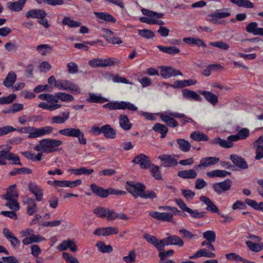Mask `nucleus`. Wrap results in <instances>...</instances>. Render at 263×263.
<instances>
[{"label": "nucleus", "mask_w": 263, "mask_h": 263, "mask_svg": "<svg viewBox=\"0 0 263 263\" xmlns=\"http://www.w3.org/2000/svg\"><path fill=\"white\" fill-rule=\"evenodd\" d=\"M63 143L62 141L56 139L47 138L40 141L36 144L34 150L45 154H50L54 152H60L62 148H57Z\"/></svg>", "instance_id": "nucleus-1"}, {"label": "nucleus", "mask_w": 263, "mask_h": 263, "mask_svg": "<svg viewBox=\"0 0 263 263\" xmlns=\"http://www.w3.org/2000/svg\"><path fill=\"white\" fill-rule=\"evenodd\" d=\"M125 187L135 198L141 197V195L146 190V186L143 184L128 181L126 182Z\"/></svg>", "instance_id": "nucleus-2"}, {"label": "nucleus", "mask_w": 263, "mask_h": 263, "mask_svg": "<svg viewBox=\"0 0 263 263\" xmlns=\"http://www.w3.org/2000/svg\"><path fill=\"white\" fill-rule=\"evenodd\" d=\"M59 133L63 136L78 138L80 144H86V139L84 134L78 128H67L59 130Z\"/></svg>", "instance_id": "nucleus-3"}, {"label": "nucleus", "mask_w": 263, "mask_h": 263, "mask_svg": "<svg viewBox=\"0 0 263 263\" xmlns=\"http://www.w3.org/2000/svg\"><path fill=\"white\" fill-rule=\"evenodd\" d=\"M103 107L110 110L116 109H128L129 110L136 111L137 110V107L133 104L129 102L118 101L107 103L103 105Z\"/></svg>", "instance_id": "nucleus-4"}, {"label": "nucleus", "mask_w": 263, "mask_h": 263, "mask_svg": "<svg viewBox=\"0 0 263 263\" xmlns=\"http://www.w3.org/2000/svg\"><path fill=\"white\" fill-rule=\"evenodd\" d=\"M93 213L99 217H106L108 220L115 219V211L106 208L97 207L93 210Z\"/></svg>", "instance_id": "nucleus-5"}, {"label": "nucleus", "mask_w": 263, "mask_h": 263, "mask_svg": "<svg viewBox=\"0 0 263 263\" xmlns=\"http://www.w3.org/2000/svg\"><path fill=\"white\" fill-rule=\"evenodd\" d=\"M23 203L27 205V213L29 215H32L37 211V205L35 200L27 196L22 197Z\"/></svg>", "instance_id": "nucleus-6"}, {"label": "nucleus", "mask_w": 263, "mask_h": 263, "mask_svg": "<svg viewBox=\"0 0 263 263\" xmlns=\"http://www.w3.org/2000/svg\"><path fill=\"white\" fill-rule=\"evenodd\" d=\"M132 162L139 164L141 168L147 169L152 165L149 157L143 154H141L134 158Z\"/></svg>", "instance_id": "nucleus-7"}, {"label": "nucleus", "mask_w": 263, "mask_h": 263, "mask_svg": "<svg viewBox=\"0 0 263 263\" xmlns=\"http://www.w3.org/2000/svg\"><path fill=\"white\" fill-rule=\"evenodd\" d=\"M203 237L206 240L202 242L201 246L203 247L205 245H209V248L212 251H215V248L212 243L215 241V233L213 231H206L203 233Z\"/></svg>", "instance_id": "nucleus-8"}, {"label": "nucleus", "mask_w": 263, "mask_h": 263, "mask_svg": "<svg viewBox=\"0 0 263 263\" xmlns=\"http://www.w3.org/2000/svg\"><path fill=\"white\" fill-rule=\"evenodd\" d=\"M232 185V181L230 179H227L224 181L215 183L213 185V188L217 194H220L229 190Z\"/></svg>", "instance_id": "nucleus-9"}, {"label": "nucleus", "mask_w": 263, "mask_h": 263, "mask_svg": "<svg viewBox=\"0 0 263 263\" xmlns=\"http://www.w3.org/2000/svg\"><path fill=\"white\" fill-rule=\"evenodd\" d=\"M118 233L119 230L117 228L108 227L97 229L94 231L93 234L96 235L105 236L112 234H116Z\"/></svg>", "instance_id": "nucleus-10"}, {"label": "nucleus", "mask_w": 263, "mask_h": 263, "mask_svg": "<svg viewBox=\"0 0 263 263\" xmlns=\"http://www.w3.org/2000/svg\"><path fill=\"white\" fill-rule=\"evenodd\" d=\"M28 188L29 191L34 195L37 201H41L43 200V191L36 183L30 182Z\"/></svg>", "instance_id": "nucleus-11"}, {"label": "nucleus", "mask_w": 263, "mask_h": 263, "mask_svg": "<svg viewBox=\"0 0 263 263\" xmlns=\"http://www.w3.org/2000/svg\"><path fill=\"white\" fill-rule=\"evenodd\" d=\"M160 74L163 78H169L172 76L179 75L182 76V73L180 70L174 69L169 66L162 67L160 71Z\"/></svg>", "instance_id": "nucleus-12"}, {"label": "nucleus", "mask_w": 263, "mask_h": 263, "mask_svg": "<svg viewBox=\"0 0 263 263\" xmlns=\"http://www.w3.org/2000/svg\"><path fill=\"white\" fill-rule=\"evenodd\" d=\"M219 161V159L214 157H208L202 158L199 164L195 165L194 168L198 170L201 167H206L209 166L214 165Z\"/></svg>", "instance_id": "nucleus-13"}, {"label": "nucleus", "mask_w": 263, "mask_h": 263, "mask_svg": "<svg viewBox=\"0 0 263 263\" xmlns=\"http://www.w3.org/2000/svg\"><path fill=\"white\" fill-rule=\"evenodd\" d=\"M158 158L162 162L161 165L164 167H171L177 164V160L171 155H162L158 156Z\"/></svg>", "instance_id": "nucleus-14"}, {"label": "nucleus", "mask_w": 263, "mask_h": 263, "mask_svg": "<svg viewBox=\"0 0 263 263\" xmlns=\"http://www.w3.org/2000/svg\"><path fill=\"white\" fill-rule=\"evenodd\" d=\"M70 117V111L66 110L61 113V115H57L52 117L51 119V124H64Z\"/></svg>", "instance_id": "nucleus-15"}, {"label": "nucleus", "mask_w": 263, "mask_h": 263, "mask_svg": "<svg viewBox=\"0 0 263 263\" xmlns=\"http://www.w3.org/2000/svg\"><path fill=\"white\" fill-rule=\"evenodd\" d=\"M3 234L4 236L10 242L11 245L14 248H17L19 247L20 241L13 234L10 230L7 228L3 229Z\"/></svg>", "instance_id": "nucleus-16"}, {"label": "nucleus", "mask_w": 263, "mask_h": 263, "mask_svg": "<svg viewBox=\"0 0 263 263\" xmlns=\"http://www.w3.org/2000/svg\"><path fill=\"white\" fill-rule=\"evenodd\" d=\"M230 159L233 163L240 169H246L248 167V164L242 157L236 154H232Z\"/></svg>", "instance_id": "nucleus-17"}, {"label": "nucleus", "mask_w": 263, "mask_h": 263, "mask_svg": "<svg viewBox=\"0 0 263 263\" xmlns=\"http://www.w3.org/2000/svg\"><path fill=\"white\" fill-rule=\"evenodd\" d=\"M57 249L61 251L66 250L68 249H69L73 252L77 251V247L74 242L71 240L63 241L57 247Z\"/></svg>", "instance_id": "nucleus-18"}, {"label": "nucleus", "mask_w": 263, "mask_h": 263, "mask_svg": "<svg viewBox=\"0 0 263 263\" xmlns=\"http://www.w3.org/2000/svg\"><path fill=\"white\" fill-rule=\"evenodd\" d=\"M200 200L203 202L206 205V210L211 213H216L220 215V213H218L219 209L218 207L210 200V199L206 196H201L200 197Z\"/></svg>", "instance_id": "nucleus-19"}, {"label": "nucleus", "mask_w": 263, "mask_h": 263, "mask_svg": "<svg viewBox=\"0 0 263 263\" xmlns=\"http://www.w3.org/2000/svg\"><path fill=\"white\" fill-rule=\"evenodd\" d=\"M163 242H165V246L176 245L182 247L184 244L182 239L177 235L170 236L164 238Z\"/></svg>", "instance_id": "nucleus-20"}, {"label": "nucleus", "mask_w": 263, "mask_h": 263, "mask_svg": "<svg viewBox=\"0 0 263 263\" xmlns=\"http://www.w3.org/2000/svg\"><path fill=\"white\" fill-rule=\"evenodd\" d=\"M53 127L49 126L42 127L38 128L34 127L33 138L49 135L53 131Z\"/></svg>", "instance_id": "nucleus-21"}, {"label": "nucleus", "mask_w": 263, "mask_h": 263, "mask_svg": "<svg viewBox=\"0 0 263 263\" xmlns=\"http://www.w3.org/2000/svg\"><path fill=\"white\" fill-rule=\"evenodd\" d=\"M258 24L256 22H251L246 27L247 32L252 33L254 35H263V28H258Z\"/></svg>", "instance_id": "nucleus-22"}, {"label": "nucleus", "mask_w": 263, "mask_h": 263, "mask_svg": "<svg viewBox=\"0 0 263 263\" xmlns=\"http://www.w3.org/2000/svg\"><path fill=\"white\" fill-rule=\"evenodd\" d=\"M90 187L91 191L96 196L102 198L107 197V189H104L95 184H91Z\"/></svg>", "instance_id": "nucleus-23"}, {"label": "nucleus", "mask_w": 263, "mask_h": 263, "mask_svg": "<svg viewBox=\"0 0 263 263\" xmlns=\"http://www.w3.org/2000/svg\"><path fill=\"white\" fill-rule=\"evenodd\" d=\"M46 16L47 13L42 9H32L26 13V17L27 18H40Z\"/></svg>", "instance_id": "nucleus-24"}, {"label": "nucleus", "mask_w": 263, "mask_h": 263, "mask_svg": "<svg viewBox=\"0 0 263 263\" xmlns=\"http://www.w3.org/2000/svg\"><path fill=\"white\" fill-rule=\"evenodd\" d=\"M199 92L203 95L206 101L213 105H215L218 101V96L208 91H199Z\"/></svg>", "instance_id": "nucleus-25"}, {"label": "nucleus", "mask_w": 263, "mask_h": 263, "mask_svg": "<svg viewBox=\"0 0 263 263\" xmlns=\"http://www.w3.org/2000/svg\"><path fill=\"white\" fill-rule=\"evenodd\" d=\"M183 97L188 100H193L195 101H201L202 98L195 91L190 90L187 89H184L182 90Z\"/></svg>", "instance_id": "nucleus-26"}, {"label": "nucleus", "mask_w": 263, "mask_h": 263, "mask_svg": "<svg viewBox=\"0 0 263 263\" xmlns=\"http://www.w3.org/2000/svg\"><path fill=\"white\" fill-rule=\"evenodd\" d=\"M16 187L15 184L10 185L7 189L6 193L3 196V199H10L17 198L18 194L16 190Z\"/></svg>", "instance_id": "nucleus-27"}, {"label": "nucleus", "mask_w": 263, "mask_h": 263, "mask_svg": "<svg viewBox=\"0 0 263 263\" xmlns=\"http://www.w3.org/2000/svg\"><path fill=\"white\" fill-rule=\"evenodd\" d=\"M102 133L104 136L109 139H114L116 136L115 129L109 124H106L101 127Z\"/></svg>", "instance_id": "nucleus-28"}, {"label": "nucleus", "mask_w": 263, "mask_h": 263, "mask_svg": "<svg viewBox=\"0 0 263 263\" xmlns=\"http://www.w3.org/2000/svg\"><path fill=\"white\" fill-rule=\"evenodd\" d=\"M196 83L197 81L195 80L176 81L171 86L174 88H181L187 86L193 85L196 84Z\"/></svg>", "instance_id": "nucleus-29"}, {"label": "nucleus", "mask_w": 263, "mask_h": 263, "mask_svg": "<svg viewBox=\"0 0 263 263\" xmlns=\"http://www.w3.org/2000/svg\"><path fill=\"white\" fill-rule=\"evenodd\" d=\"M210 143L211 144H219L221 147L224 148H230L234 145L233 143L231 141H229L228 139H222L219 137L216 138L213 140H211Z\"/></svg>", "instance_id": "nucleus-30"}, {"label": "nucleus", "mask_w": 263, "mask_h": 263, "mask_svg": "<svg viewBox=\"0 0 263 263\" xmlns=\"http://www.w3.org/2000/svg\"><path fill=\"white\" fill-rule=\"evenodd\" d=\"M119 124L121 127L124 130H129L132 124L130 123L127 116L124 115H121L119 117Z\"/></svg>", "instance_id": "nucleus-31"}, {"label": "nucleus", "mask_w": 263, "mask_h": 263, "mask_svg": "<svg viewBox=\"0 0 263 263\" xmlns=\"http://www.w3.org/2000/svg\"><path fill=\"white\" fill-rule=\"evenodd\" d=\"M26 1V0H18L15 2H8L7 7L12 11H19L23 9Z\"/></svg>", "instance_id": "nucleus-32"}, {"label": "nucleus", "mask_w": 263, "mask_h": 263, "mask_svg": "<svg viewBox=\"0 0 263 263\" xmlns=\"http://www.w3.org/2000/svg\"><path fill=\"white\" fill-rule=\"evenodd\" d=\"M160 117L162 121L170 127H175L178 125V122L173 118L171 117L170 115L169 116H167L164 115L162 114H160Z\"/></svg>", "instance_id": "nucleus-33"}, {"label": "nucleus", "mask_w": 263, "mask_h": 263, "mask_svg": "<svg viewBox=\"0 0 263 263\" xmlns=\"http://www.w3.org/2000/svg\"><path fill=\"white\" fill-rule=\"evenodd\" d=\"M178 176L184 179H194L197 176V173L193 170H187L179 171L178 172Z\"/></svg>", "instance_id": "nucleus-34"}, {"label": "nucleus", "mask_w": 263, "mask_h": 263, "mask_svg": "<svg viewBox=\"0 0 263 263\" xmlns=\"http://www.w3.org/2000/svg\"><path fill=\"white\" fill-rule=\"evenodd\" d=\"M86 100L90 103H103L107 101V100L100 95H97L94 93H89V97L86 98Z\"/></svg>", "instance_id": "nucleus-35"}, {"label": "nucleus", "mask_w": 263, "mask_h": 263, "mask_svg": "<svg viewBox=\"0 0 263 263\" xmlns=\"http://www.w3.org/2000/svg\"><path fill=\"white\" fill-rule=\"evenodd\" d=\"M190 138L196 141H206L209 140L208 136L202 132L195 131L190 135Z\"/></svg>", "instance_id": "nucleus-36"}, {"label": "nucleus", "mask_w": 263, "mask_h": 263, "mask_svg": "<svg viewBox=\"0 0 263 263\" xmlns=\"http://www.w3.org/2000/svg\"><path fill=\"white\" fill-rule=\"evenodd\" d=\"M157 48L162 52L170 54L171 55H175L180 52V49L175 46H163L162 45H158Z\"/></svg>", "instance_id": "nucleus-37"}, {"label": "nucleus", "mask_w": 263, "mask_h": 263, "mask_svg": "<svg viewBox=\"0 0 263 263\" xmlns=\"http://www.w3.org/2000/svg\"><path fill=\"white\" fill-rule=\"evenodd\" d=\"M93 13L98 18L114 23L116 22V18L107 12H94Z\"/></svg>", "instance_id": "nucleus-38"}, {"label": "nucleus", "mask_w": 263, "mask_h": 263, "mask_svg": "<svg viewBox=\"0 0 263 263\" xmlns=\"http://www.w3.org/2000/svg\"><path fill=\"white\" fill-rule=\"evenodd\" d=\"M16 79V75L13 71L9 72L3 82L4 85L7 87H10L13 85Z\"/></svg>", "instance_id": "nucleus-39"}, {"label": "nucleus", "mask_w": 263, "mask_h": 263, "mask_svg": "<svg viewBox=\"0 0 263 263\" xmlns=\"http://www.w3.org/2000/svg\"><path fill=\"white\" fill-rule=\"evenodd\" d=\"M55 98L64 102H70L74 100V97L68 93L58 92L55 93Z\"/></svg>", "instance_id": "nucleus-40"}, {"label": "nucleus", "mask_w": 263, "mask_h": 263, "mask_svg": "<svg viewBox=\"0 0 263 263\" xmlns=\"http://www.w3.org/2000/svg\"><path fill=\"white\" fill-rule=\"evenodd\" d=\"M98 250L102 253H110L112 251V247L110 245H106L104 242L99 241L96 243Z\"/></svg>", "instance_id": "nucleus-41"}, {"label": "nucleus", "mask_w": 263, "mask_h": 263, "mask_svg": "<svg viewBox=\"0 0 263 263\" xmlns=\"http://www.w3.org/2000/svg\"><path fill=\"white\" fill-rule=\"evenodd\" d=\"M36 50L42 55L51 53L52 48L48 44H40L36 47Z\"/></svg>", "instance_id": "nucleus-42"}, {"label": "nucleus", "mask_w": 263, "mask_h": 263, "mask_svg": "<svg viewBox=\"0 0 263 263\" xmlns=\"http://www.w3.org/2000/svg\"><path fill=\"white\" fill-rule=\"evenodd\" d=\"M153 129L161 134V138H164L168 132L167 127L160 123H156L153 127Z\"/></svg>", "instance_id": "nucleus-43"}, {"label": "nucleus", "mask_w": 263, "mask_h": 263, "mask_svg": "<svg viewBox=\"0 0 263 263\" xmlns=\"http://www.w3.org/2000/svg\"><path fill=\"white\" fill-rule=\"evenodd\" d=\"M167 114L172 117L178 118H183L182 122L183 125H185L190 122L193 121L192 118L185 116V115L183 114L178 113L177 112H169Z\"/></svg>", "instance_id": "nucleus-44"}, {"label": "nucleus", "mask_w": 263, "mask_h": 263, "mask_svg": "<svg viewBox=\"0 0 263 263\" xmlns=\"http://www.w3.org/2000/svg\"><path fill=\"white\" fill-rule=\"evenodd\" d=\"M69 171L73 172L77 175H90L94 172L93 169H88L85 167H82L80 168L70 169Z\"/></svg>", "instance_id": "nucleus-45"}, {"label": "nucleus", "mask_w": 263, "mask_h": 263, "mask_svg": "<svg viewBox=\"0 0 263 263\" xmlns=\"http://www.w3.org/2000/svg\"><path fill=\"white\" fill-rule=\"evenodd\" d=\"M246 243L250 250L254 252H259L263 249V243H253L252 241H247Z\"/></svg>", "instance_id": "nucleus-46"}, {"label": "nucleus", "mask_w": 263, "mask_h": 263, "mask_svg": "<svg viewBox=\"0 0 263 263\" xmlns=\"http://www.w3.org/2000/svg\"><path fill=\"white\" fill-rule=\"evenodd\" d=\"M38 106L40 108H44L49 111H53L60 108L62 106V105L60 104H48L46 102H42L39 104Z\"/></svg>", "instance_id": "nucleus-47"}, {"label": "nucleus", "mask_w": 263, "mask_h": 263, "mask_svg": "<svg viewBox=\"0 0 263 263\" xmlns=\"http://www.w3.org/2000/svg\"><path fill=\"white\" fill-rule=\"evenodd\" d=\"M62 24L64 25H67L69 27H78L81 26V23L78 21L71 20L70 17L65 16L62 20Z\"/></svg>", "instance_id": "nucleus-48"}, {"label": "nucleus", "mask_w": 263, "mask_h": 263, "mask_svg": "<svg viewBox=\"0 0 263 263\" xmlns=\"http://www.w3.org/2000/svg\"><path fill=\"white\" fill-rule=\"evenodd\" d=\"M177 142L182 151L187 152L190 150L191 144L187 141L183 139H177Z\"/></svg>", "instance_id": "nucleus-49"}, {"label": "nucleus", "mask_w": 263, "mask_h": 263, "mask_svg": "<svg viewBox=\"0 0 263 263\" xmlns=\"http://www.w3.org/2000/svg\"><path fill=\"white\" fill-rule=\"evenodd\" d=\"M39 98L42 100H45L49 103L54 102L57 104L58 102V99L55 98V95L49 93H42L38 96Z\"/></svg>", "instance_id": "nucleus-50"}, {"label": "nucleus", "mask_w": 263, "mask_h": 263, "mask_svg": "<svg viewBox=\"0 0 263 263\" xmlns=\"http://www.w3.org/2000/svg\"><path fill=\"white\" fill-rule=\"evenodd\" d=\"M7 202L5 204L6 206H8L10 209L14 211H18L20 209L18 203L15 199H6Z\"/></svg>", "instance_id": "nucleus-51"}, {"label": "nucleus", "mask_w": 263, "mask_h": 263, "mask_svg": "<svg viewBox=\"0 0 263 263\" xmlns=\"http://www.w3.org/2000/svg\"><path fill=\"white\" fill-rule=\"evenodd\" d=\"M16 130L20 133H28L29 138H33L34 127L33 126L21 127L16 129Z\"/></svg>", "instance_id": "nucleus-52"}, {"label": "nucleus", "mask_w": 263, "mask_h": 263, "mask_svg": "<svg viewBox=\"0 0 263 263\" xmlns=\"http://www.w3.org/2000/svg\"><path fill=\"white\" fill-rule=\"evenodd\" d=\"M68 83L67 80H59L55 82V87L60 90H68Z\"/></svg>", "instance_id": "nucleus-53"}, {"label": "nucleus", "mask_w": 263, "mask_h": 263, "mask_svg": "<svg viewBox=\"0 0 263 263\" xmlns=\"http://www.w3.org/2000/svg\"><path fill=\"white\" fill-rule=\"evenodd\" d=\"M226 257L229 260H233L236 261H241L243 262H248V261L246 259L240 257L239 255L234 253L227 254L226 255Z\"/></svg>", "instance_id": "nucleus-54"}, {"label": "nucleus", "mask_w": 263, "mask_h": 263, "mask_svg": "<svg viewBox=\"0 0 263 263\" xmlns=\"http://www.w3.org/2000/svg\"><path fill=\"white\" fill-rule=\"evenodd\" d=\"M138 34L143 37L147 39H152L155 34L154 33L148 29H142L138 30Z\"/></svg>", "instance_id": "nucleus-55"}, {"label": "nucleus", "mask_w": 263, "mask_h": 263, "mask_svg": "<svg viewBox=\"0 0 263 263\" xmlns=\"http://www.w3.org/2000/svg\"><path fill=\"white\" fill-rule=\"evenodd\" d=\"M16 97L15 94H11L8 97H1L0 98V104L4 105L11 103L16 99Z\"/></svg>", "instance_id": "nucleus-56"}, {"label": "nucleus", "mask_w": 263, "mask_h": 263, "mask_svg": "<svg viewBox=\"0 0 263 263\" xmlns=\"http://www.w3.org/2000/svg\"><path fill=\"white\" fill-rule=\"evenodd\" d=\"M188 213L190 214V216L195 218H201L204 216V212H199L197 210H193L190 208L187 210Z\"/></svg>", "instance_id": "nucleus-57"}, {"label": "nucleus", "mask_w": 263, "mask_h": 263, "mask_svg": "<svg viewBox=\"0 0 263 263\" xmlns=\"http://www.w3.org/2000/svg\"><path fill=\"white\" fill-rule=\"evenodd\" d=\"M199 257H207L209 258H214L216 256V254L213 252H209L208 250L202 249L197 251Z\"/></svg>", "instance_id": "nucleus-58"}, {"label": "nucleus", "mask_w": 263, "mask_h": 263, "mask_svg": "<svg viewBox=\"0 0 263 263\" xmlns=\"http://www.w3.org/2000/svg\"><path fill=\"white\" fill-rule=\"evenodd\" d=\"M141 198L144 199H154L157 198L156 193L151 190H147L143 192L142 195H141Z\"/></svg>", "instance_id": "nucleus-59"}, {"label": "nucleus", "mask_w": 263, "mask_h": 263, "mask_svg": "<svg viewBox=\"0 0 263 263\" xmlns=\"http://www.w3.org/2000/svg\"><path fill=\"white\" fill-rule=\"evenodd\" d=\"M68 90L70 91L73 94H79L81 92V89L79 86L69 81L68 85Z\"/></svg>", "instance_id": "nucleus-60"}, {"label": "nucleus", "mask_w": 263, "mask_h": 263, "mask_svg": "<svg viewBox=\"0 0 263 263\" xmlns=\"http://www.w3.org/2000/svg\"><path fill=\"white\" fill-rule=\"evenodd\" d=\"M210 44L214 47H216L223 50H228L229 48V44L221 41L211 42Z\"/></svg>", "instance_id": "nucleus-61"}, {"label": "nucleus", "mask_w": 263, "mask_h": 263, "mask_svg": "<svg viewBox=\"0 0 263 263\" xmlns=\"http://www.w3.org/2000/svg\"><path fill=\"white\" fill-rule=\"evenodd\" d=\"M63 257L68 263H80L77 258L71 255L69 253L64 252Z\"/></svg>", "instance_id": "nucleus-62"}, {"label": "nucleus", "mask_w": 263, "mask_h": 263, "mask_svg": "<svg viewBox=\"0 0 263 263\" xmlns=\"http://www.w3.org/2000/svg\"><path fill=\"white\" fill-rule=\"evenodd\" d=\"M10 152L9 151H0V164L6 165L7 162L6 160L8 158Z\"/></svg>", "instance_id": "nucleus-63"}, {"label": "nucleus", "mask_w": 263, "mask_h": 263, "mask_svg": "<svg viewBox=\"0 0 263 263\" xmlns=\"http://www.w3.org/2000/svg\"><path fill=\"white\" fill-rule=\"evenodd\" d=\"M123 260L127 263H132L136 261V253L134 251H131L129 252L127 256L123 257Z\"/></svg>", "instance_id": "nucleus-64"}]
</instances>
